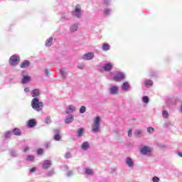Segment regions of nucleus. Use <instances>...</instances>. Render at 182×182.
<instances>
[{"mask_svg": "<svg viewBox=\"0 0 182 182\" xmlns=\"http://www.w3.org/2000/svg\"><path fill=\"white\" fill-rule=\"evenodd\" d=\"M85 112H86V107L82 106L80 108V113H85Z\"/></svg>", "mask_w": 182, "mask_h": 182, "instance_id": "obj_41", "label": "nucleus"}, {"mask_svg": "<svg viewBox=\"0 0 182 182\" xmlns=\"http://www.w3.org/2000/svg\"><path fill=\"white\" fill-rule=\"evenodd\" d=\"M158 147H160L161 149H164L166 148V145L163 144H157Z\"/></svg>", "mask_w": 182, "mask_h": 182, "instance_id": "obj_45", "label": "nucleus"}, {"mask_svg": "<svg viewBox=\"0 0 182 182\" xmlns=\"http://www.w3.org/2000/svg\"><path fill=\"white\" fill-rule=\"evenodd\" d=\"M55 174V171H49L48 173V176H52Z\"/></svg>", "mask_w": 182, "mask_h": 182, "instance_id": "obj_46", "label": "nucleus"}, {"mask_svg": "<svg viewBox=\"0 0 182 182\" xmlns=\"http://www.w3.org/2000/svg\"><path fill=\"white\" fill-rule=\"evenodd\" d=\"M41 95V92L38 89H35L31 91V96L32 97H38Z\"/></svg>", "mask_w": 182, "mask_h": 182, "instance_id": "obj_19", "label": "nucleus"}, {"mask_svg": "<svg viewBox=\"0 0 182 182\" xmlns=\"http://www.w3.org/2000/svg\"><path fill=\"white\" fill-rule=\"evenodd\" d=\"M102 69L105 72H110L113 69V64L112 63H107L103 65Z\"/></svg>", "mask_w": 182, "mask_h": 182, "instance_id": "obj_14", "label": "nucleus"}, {"mask_svg": "<svg viewBox=\"0 0 182 182\" xmlns=\"http://www.w3.org/2000/svg\"><path fill=\"white\" fill-rule=\"evenodd\" d=\"M125 164L129 168H133L134 167V161L131 157H127L125 159Z\"/></svg>", "mask_w": 182, "mask_h": 182, "instance_id": "obj_11", "label": "nucleus"}, {"mask_svg": "<svg viewBox=\"0 0 182 182\" xmlns=\"http://www.w3.org/2000/svg\"><path fill=\"white\" fill-rule=\"evenodd\" d=\"M108 92L111 96H117V95H119V86L112 85L108 89Z\"/></svg>", "mask_w": 182, "mask_h": 182, "instance_id": "obj_6", "label": "nucleus"}, {"mask_svg": "<svg viewBox=\"0 0 182 182\" xmlns=\"http://www.w3.org/2000/svg\"><path fill=\"white\" fill-rule=\"evenodd\" d=\"M146 132H147V133H149V134H153V133H154V128H153V127H148L146 129Z\"/></svg>", "mask_w": 182, "mask_h": 182, "instance_id": "obj_34", "label": "nucleus"}, {"mask_svg": "<svg viewBox=\"0 0 182 182\" xmlns=\"http://www.w3.org/2000/svg\"><path fill=\"white\" fill-rule=\"evenodd\" d=\"M75 112H76V107L73 105H68L65 110V114L68 115L75 113Z\"/></svg>", "mask_w": 182, "mask_h": 182, "instance_id": "obj_10", "label": "nucleus"}, {"mask_svg": "<svg viewBox=\"0 0 182 182\" xmlns=\"http://www.w3.org/2000/svg\"><path fill=\"white\" fill-rule=\"evenodd\" d=\"M73 171H68V172H67L68 177H70V176H73Z\"/></svg>", "mask_w": 182, "mask_h": 182, "instance_id": "obj_44", "label": "nucleus"}, {"mask_svg": "<svg viewBox=\"0 0 182 182\" xmlns=\"http://www.w3.org/2000/svg\"><path fill=\"white\" fill-rule=\"evenodd\" d=\"M128 136H129V137H132V129H129L128 131Z\"/></svg>", "mask_w": 182, "mask_h": 182, "instance_id": "obj_48", "label": "nucleus"}, {"mask_svg": "<svg viewBox=\"0 0 182 182\" xmlns=\"http://www.w3.org/2000/svg\"><path fill=\"white\" fill-rule=\"evenodd\" d=\"M104 14L107 16H109V15H110L112 14V9H105L104 10Z\"/></svg>", "mask_w": 182, "mask_h": 182, "instance_id": "obj_33", "label": "nucleus"}, {"mask_svg": "<svg viewBox=\"0 0 182 182\" xmlns=\"http://www.w3.org/2000/svg\"><path fill=\"white\" fill-rule=\"evenodd\" d=\"M60 73L63 79H65L68 77V70L65 68H61L60 70Z\"/></svg>", "mask_w": 182, "mask_h": 182, "instance_id": "obj_21", "label": "nucleus"}, {"mask_svg": "<svg viewBox=\"0 0 182 182\" xmlns=\"http://www.w3.org/2000/svg\"><path fill=\"white\" fill-rule=\"evenodd\" d=\"M73 122H75V116H73V114H69L65 117V124H70V123H73Z\"/></svg>", "mask_w": 182, "mask_h": 182, "instance_id": "obj_13", "label": "nucleus"}, {"mask_svg": "<svg viewBox=\"0 0 182 182\" xmlns=\"http://www.w3.org/2000/svg\"><path fill=\"white\" fill-rule=\"evenodd\" d=\"M11 135H12V132L11 131H8V132H5L4 137L6 139H9V137H11Z\"/></svg>", "mask_w": 182, "mask_h": 182, "instance_id": "obj_35", "label": "nucleus"}, {"mask_svg": "<svg viewBox=\"0 0 182 182\" xmlns=\"http://www.w3.org/2000/svg\"><path fill=\"white\" fill-rule=\"evenodd\" d=\"M112 4V1L110 0H103L102 1V6H109Z\"/></svg>", "mask_w": 182, "mask_h": 182, "instance_id": "obj_31", "label": "nucleus"}, {"mask_svg": "<svg viewBox=\"0 0 182 182\" xmlns=\"http://www.w3.org/2000/svg\"><path fill=\"white\" fill-rule=\"evenodd\" d=\"M54 132V140H55V141H60V139H62V136H60V131H59V129H54L53 130Z\"/></svg>", "mask_w": 182, "mask_h": 182, "instance_id": "obj_16", "label": "nucleus"}, {"mask_svg": "<svg viewBox=\"0 0 182 182\" xmlns=\"http://www.w3.org/2000/svg\"><path fill=\"white\" fill-rule=\"evenodd\" d=\"M134 134L137 137H141V134H143V131L141 129H138V130L135 131Z\"/></svg>", "mask_w": 182, "mask_h": 182, "instance_id": "obj_30", "label": "nucleus"}, {"mask_svg": "<svg viewBox=\"0 0 182 182\" xmlns=\"http://www.w3.org/2000/svg\"><path fill=\"white\" fill-rule=\"evenodd\" d=\"M30 65H31V62H29V60H26L21 63L20 68H21V69H25L26 68H29Z\"/></svg>", "mask_w": 182, "mask_h": 182, "instance_id": "obj_17", "label": "nucleus"}, {"mask_svg": "<svg viewBox=\"0 0 182 182\" xmlns=\"http://www.w3.org/2000/svg\"><path fill=\"white\" fill-rule=\"evenodd\" d=\"M83 133H85V129L80 128L77 130V137H82L83 136Z\"/></svg>", "mask_w": 182, "mask_h": 182, "instance_id": "obj_27", "label": "nucleus"}, {"mask_svg": "<svg viewBox=\"0 0 182 182\" xmlns=\"http://www.w3.org/2000/svg\"><path fill=\"white\" fill-rule=\"evenodd\" d=\"M81 149H82L83 151H87L90 149V143L89 141H84L81 144Z\"/></svg>", "mask_w": 182, "mask_h": 182, "instance_id": "obj_15", "label": "nucleus"}, {"mask_svg": "<svg viewBox=\"0 0 182 182\" xmlns=\"http://www.w3.org/2000/svg\"><path fill=\"white\" fill-rule=\"evenodd\" d=\"M10 154L13 157H16V156H18V153H16V151H14V150L11 151Z\"/></svg>", "mask_w": 182, "mask_h": 182, "instance_id": "obj_40", "label": "nucleus"}, {"mask_svg": "<svg viewBox=\"0 0 182 182\" xmlns=\"http://www.w3.org/2000/svg\"><path fill=\"white\" fill-rule=\"evenodd\" d=\"M113 79L115 82H122V80H124L126 79V74L124 73H118L113 77Z\"/></svg>", "mask_w": 182, "mask_h": 182, "instance_id": "obj_8", "label": "nucleus"}, {"mask_svg": "<svg viewBox=\"0 0 182 182\" xmlns=\"http://www.w3.org/2000/svg\"><path fill=\"white\" fill-rule=\"evenodd\" d=\"M150 76H154V74L151 73Z\"/></svg>", "mask_w": 182, "mask_h": 182, "instance_id": "obj_53", "label": "nucleus"}, {"mask_svg": "<svg viewBox=\"0 0 182 182\" xmlns=\"http://www.w3.org/2000/svg\"><path fill=\"white\" fill-rule=\"evenodd\" d=\"M29 151V147L26 146V148H24V153H26V151Z\"/></svg>", "mask_w": 182, "mask_h": 182, "instance_id": "obj_51", "label": "nucleus"}, {"mask_svg": "<svg viewBox=\"0 0 182 182\" xmlns=\"http://www.w3.org/2000/svg\"><path fill=\"white\" fill-rule=\"evenodd\" d=\"M85 174L87 176H93L94 172L91 168H85Z\"/></svg>", "mask_w": 182, "mask_h": 182, "instance_id": "obj_29", "label": "nucleus"}, {"mask_svg": "<svg viewBox=\"0 0 182 182\" xmlns=\"http://www.w3.org/2000/svg\"><path fill=\"white\" fill-rule=\"evenodd\" d=\"M36 171V168H32L30 169V173H35Z\"/></svg>", "mask_w": 182, "mask_h": 182, "instance_id": "obj_49", "label": "nucleus"}, {"mask_svg": "<svg viewBox=\"0 0 182 182\" xmlns=\"http://www.w3.org/2000/svg\"><path fill=\"white\" fill-rule=\"evenodd\" d=\"M12 133H13V134H14V136H21V134H22L21 129H19L18 128L14 129L12 130Z\"/></svg>", "mask_w": 182, "mask_h": 182, "instance_id": "obj_26", "label": "nucleus"}, {"mask_svg": "<svg viewBox=\"0 0 182 182\" xmlns=\"http://www.w3.org/2000/svg\"><path fill=\"white\" fill-rule=\"evenodd\" d=\"M50 166H52V161L49 160L44 161V163L43 164V168L48 169L49 168V167H50Z\"/></svg>", "mask_w": 182, "mask_h": 182, "instance_id": "obj_22", "label": "nucleus"}, {"mask_svg": "<svg viewBox=\"0 0 182 182\" xmlns=\"http://www.w3.org/2000/svg\"><path fill=\"white\" fill-rule=\"evenodd\" d=\"M79 29V25L77 23H74L70 26V31L71 32H76Z\"/></svg>", "mask_w": 182, "mask_h": 182, "instance_id": "obj_25", "label": "nucleus"}, {"mask_svg": "<svg viewBox=\"0 0 182 182\" xmlns=\"http://www.w3.org/2000/svg\"><path fill=\"white\" fill-rule=\"evenodd\" d=\"M173 126H174V124L170 122V121H167L166 122L163 127L165 128V129H171V127H173Z\"/></svg>", "mask_w": 182, "mask_h": 182, "instance_id": "obj_23", "label": "nucleus"}, {"mask_svg": "<svg viewBox=\"0 0 182 182\" xmlns=\"http://www.w3.org/2000/svg\"><path fill=\"white\" fill-rule=\"evenodd\" d=\"M140 153L142 156H146V157H151L153 154V148L147 145H144L140 148Z\"/></svg>", "mask_w": 182, "mask_h": 182, "instance_id": "obj_2", "label": "nucleus"}, {"mask_svg": "<svg viewBox=\"0 0 182 182\" xmlns=\"http://www.w3.org/2000/svg\"><path fill=\"white\" fill-rule=\"evenodd\" d=\"M162 116L164 119H168V112L167 110L162 111Z\"/></svg>", "mask_w": 182, "mask_h": 182, "instance_id": "obj_32", "label": "nucleus"}, {"mask_svg": "<svg viewBox=\"0 0 182 182\" xmlns=\"http://www.w3.org/2000/svg\"><path fill=\"white\" fill-rule=\"evenodd\" d=\"M31 107L36 112H41L43 109V102L39 101V98L34 97L31 100Z\"/></svg>", "mask_w": 182, "mask_h": 182, "instance_id": "obj_1", "label": "nucleus"}, {"mask_svg": "<svg viewBox=\"0 0 182 182\" xmlns=\"http://www.w3.org/2000/svg\"><path fill=\"white\" fill-rule=\"evenodd\" d=\"M77 68H78V69H83V68H85V65L82 63H80L77 65Z\"/></svg>", "mask_w": 182, "mask_h": 182, "instance_id": "obj_43", "label": "nucleus"}, {"mask_svg": "<svg viewBox=\"0 0 182 182\" xmlns=\"http://www.w3.org/2000/svg\"><path fill=\"white\" fill-rule=\"evenodd\" d=\"M29 91H30L29 87H26V88L24 89L25 93H29Z\"/></svg>", "mask_w": 182, "mask_h": 182, "instance_id": "obj_50", "label": "nucleus"}, {"mask_svg": "<svg viewBox=\"0 0 182 182\" xmlns=\"http://www.w3.org/2000/svg\"><path fill=\"white\" fill-rule=\"evenodd\" d=\"M142 102H143L144 103H146V104L147 105V103H149V97H147V96H144V97H142Z\"/></svg>", "mask_w": 182, "mask_h": 182, "instance_id": "obj_37", "label": "nucleus"}, {"mask_svg": "<svg viewBox=\"0 0 182 182\" xmlns=\"http://www.w3.org/2000/svg\"><path fill=\"white\" fill-rule=\"evenodd\" d=\"M65 159H72V154L70 152H66L65 154Z\"/></svg>", "mask_w": 182, "mask_h": 182, "instance_id": "obj_39", "label": "nucleus"}, {"mask_svg": "<svg viewBox=\"0 0 182 182\" xmlns=\"http://www.w3.org/2000/svg\"><path fill=\"white\" fill-rule=\"evenodd\" d=\"M152 181L153 182H160V178L157 176H154L152 178Z\"/></svg>", "mask_w": 182, "mask_h": 182, "instance_id": "obj_42", "label": "nucleus"}, {"mask_svg": "<svg viewBox=\"0 0 182 182\" xmlns=\"http://www.w3.org/2000/svg\"><path fill=\"white\" fill-rule=\"evenodd\" d=\"M72 16L74 18H77V19H80V18H82V5L80 4H76L75 6L74 10L72 11Z\"/></svg>", "mask_w": 182, "mask_h": 182, "instance_id": "obj_4", "label": "nucleus"}, {"mask_svg": "<svg viewBox=\"0 0 182 182\" xmlns=\"http://www.w3.org/2000/svg\"><path fill=\"white\" fill-rule=\"evenodd\" d=\"M21 83H23V85H26V83H29V82H31V76L28 75V73L26 71L21 72Z\"/></svg>", "mask_w": 182, "mask_h": 182, "instance_id": "obj_7", "label": "nucleus"}, {"mask_svg": "<svg viewBox=\"0 0 182 182\" xmlns=\"http://www.w3.org/2000/svg\"><path fill=\"white\" fill-rule=\"evenodd\" d=\"M95 58V53L92 52L86 53L82 55V60H92Z\"/></svg>", "mask_w": 182, "mask_h": 182, "instance_id": "obj_9", "label": "nucleus"}, {"mask_svg": "<svg viewBox=\"0 0 182 182\" xmlns=\"http://www.w3.org/2000/svg\"><path fill=\"white\" fill-rule=\"evenodd\" d=\"M37 154L38 155L43 154V149H38L37 151Z\"/></svg>", "mask_w": 182, "mask_h": 182, "instance_id": "obj_47", "label": "nucleus"}, {"mask_svg": "<svg viewBox=\"0 0 182 182\" xmlns=\"http://www.w3.org/2000/svg\"><path fill=\"white\" fill-rule=\"evenodd\" d=\"M28 127L32 128V127H35V126H36V119H30L28 122L27 124Z\"/></svg>", "mask_w": 182, "mask_h": 182, "instance_id": "obj_20", "label": "nucleus"}, {"mask_svg": "<svg viewBox=\"0 0 182 182\" xmlns=\"http://www.w3.org/2000/svg\"><path fill=\"white\" fill-rule=\"evenodd\" d=\"M100 117L97 116L93 119L91 130L93 133H99V132H100Z\"/></svg>", "mask_w": 182, "mask_h": 182, "instance_id": "obj_3", "label": "nucleus"}, {"mask_svg": "<svg viewBox=\"0 0 182 182\" xmlns=\"http://www.w3.org/2000/svg\"><path fill=\"white\" fill-rule=\"evenodd\" d=\"M121 89L123 92H129L130 89H132V85H130V83H129V82H124L121 85Z\"/></svg>", "mask_w": 182, "mask_h": 182, "instance_id": "obj_12", "label": "nucleus"}, {"mask_svg": "<svg viewBox=\"0 0 182 182\" xmlns=\"http://www.w3.org/2000/svg\"><path fill=\"white\" fill-rule=\"evenodd\" d=\"M53 43V38L50 37L48 39L46 40V43H45V46L46 48H50V46H52Z\"/></svg>", "mask_w": 182, "mask_h": 182, "instance_id": "obj_18", "label": "nucleus"}, {"mask_svg": "<svg viewBox=\"0 0 182 182\" xmlns=\"http://www.w3.org/2000/svg\"><path fill=\"white\" fill-rule=\"evenodd\" d=\"M144 85L146 87H151V86H153V82L151 80H146L144 81Z\"/></svg>", "mask_w": 182, "mask_h": 182, "instance_id": "obj_28", "label": "nucleus"}, {"mask_svg": "<svg viewBox=\"0 0 182 182\" xmlns=\"http://www.w3.org/2000/svg\"><path fill=\"white\" fill-rule=\"evenodd\" d=\"M45 73H46V76H48V75H49V70L46 69L45 70Z\"/></svg>", "mask_w": 182, "mask_h": 182, "instance_id": "obj_52", "label": "nucleus"}, {"mask_svg": "<svg viewBox=\"0 0 182 182\" xmlns=\"http://www.w3.org/2000/svg\"><path fill=\"white\" fill-rule=\"evenodd\" d=\"M19 62H21V58H19L18 55H14L9 58V64L11 66H16Z\"/></svg>", "mask_w": 182, "mask_h": 182, "instance_id": "obj_5", "label": "nucleus"}, {"mask_svg": "<svg viewBox=\"0 0 182 182\" xmlns=\"http://www.w3.org/2000/svg\"><path fill=\"white\" fill-rule=\"evenodd\" d=\"M102 49L104 52H107V50H110V45L109 43H103Z\"/></svg>", "mask_w": 182, "mask_h": 182, "instance_id": "obj_24", "label": "nucleus"}, {"mask_svg": "<svg viewBox=\"0 0 182 182\" xmlns=\"http://www.w3.org/2000/svg\"><path fill=\"white\" fill-rule=\"evenodd\" d=\"M33 160H35V156H33L32 155L27 156V158H26L27 161H33Z\"/></svg>", "mask_w": 182, "mask_h": 182, "instance_id": "obj_36", "label": "nucleus"}, {"mask_svg": "<svg viewBox=\"0 0 182 182\" xmlns=\"http://www.w3.org/2000/svg\"><path fill=\"white\" fill-rule=\"evenodd\" d=\"M45 123H46V124H50L52 123V119H50V117H47L46 118Z\"/></svg>", "mask_w": 182, "mask_h": 182, "instance_id": "obj_38", "label": "nucleus"}]
</instances>
